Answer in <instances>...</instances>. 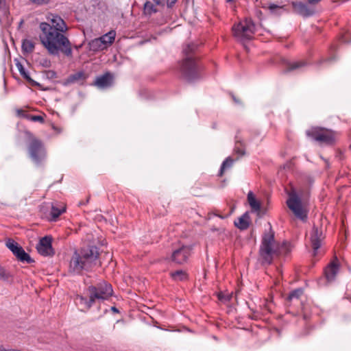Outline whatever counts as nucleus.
<instances>
[{"label": "nucleus", "instance_id": "nucleus-1", "mask_svg": "<svg viewBox=\"0 0 351 351\" xmlns=\"http://www.w3.org/2000/svg\"><path fill=\"white\" fill-rule=\"evenodd\" d=\"M47 19L49 23L43 22L39 25L41 43L51 55L56 56L61 52L67 57H72L71 43L64 35L68 30L66 23L58 15L51 14Z\"/></svg>", "mask_w": 351, "mask_h": 351}, {"label": "nucleus", "instance_id": "nucleus-3", "mask_svg": "<svg viewBox=\"0 0 351 351\" xmlns=\"http://www.w3.org/2000/svg\"><path fill=\"white\" fill-rule=\"evenodd\" d=\"M197 45L194 43L186 45L183 48L184 58L180 62L179 71L181 77L188 82H193L200 77L201 65L195 54Z\"/></svg>", "mask_w": 351, "mask_h": 351}, {"label": "nucleus", "instance_id": "nucleus-36", "mask_svg": "<svg viewBox=\"0 0 351 351\" xmlns=\"http://www.w3.org/2000/svg\"><path fill=\"white\" fill-rule=\"evenodd\" d=\"M0 278H8V274L7 273L6 270L0 266Z\"/></svg>", "mask_w": 351, "mask_h": 351}, {"label": "nucleus", "instance_id": "nucleus-25", "mask_svg": "<svg viewBox=\"0 0 351 351\" xmlns=\"http://www.w3.org/2000/svg\"><path fill=\"white\" fill-rule=\"evenodd\" d=\"M116 33L114 31L112 30L108 32L107 34L103 35L99 37L101 40H102L104 44L105 47L106 48L108 45H111L115 38Z\"/></svg>", "mask_w": 351, "mask_h": 351}, {"label": "nucleus", "instance_id": "nucleus-10", "mask_svg": "<svg viewBox=\"0 0 351 351\" xmlns=\"http://www.w3.org/2000/svg\"><path fill=\"white\" fill-rule=\"evenodd\" d=\"M339 271V262L335 256L324 268V276L328 283H330L335 280L337 274Z\"/></svg>", "mask_w": 351, "mask_h": 351}, {"label": "nucleus", "instance_id": "nucleus-47", "mask_svg": "<svg viewBox=\"0 0 351 351\" xmlns=\"http://www.w3.org/2000/svg\"><path fill=\"white\" fill-rule=\"evenodd\" d=\"M9 351H21L20 350H9Z\"/></svg>", "mask_w": 351, "mask_h": 351}, {"label": "nucleus", "instance_id": "nucleus-12", "mask_svg": "<svg viewBox=\"0 0 351 351\" xmlns=\"http://www.w3.org/2000/svg\"><path fill=\"white\" fill-rule=\"evenodd\" d=\"M114 84V75L110 72H106L104 74L96 77L92 85L99 89H106L111 87Z\"/></svg>", "mask_w": 351, "mask_h": 351}, {"label": "nucleus", "instance_id": "nucleus-35", "mask_svg": "<svg viewBox=\"0 0 351 351\" xmlns=\"http://www.w3.org/2000/svg\"><path fill=\"white\" fill-rule=\"evenodd\" d=\"M45 74L48 79H54L57 76L56 73L52 70L46 71Z\"/></svg>", "mask_w": 351, "mask_h": 351}, {"label": "nucleus", "instance_id": "nucleus-41", "mask_svg": "<svg viewBox=\"0 0 351 351\" xmlns=\"http://www.w3.org/2000/svg\"><path fill=\"white\" fill-rule=\"evenodd\" d=\"M333 59V58H327V59H323V60H321L319 62V64H322L324 62H330L332 61Z\"/></svg>", "mask_w": 351, "mask_h": 351}, {"label": "nucleus", "instance_id": "nucleus-13", "mask_svg": "<svg viewBox=\"0 0 351 351\" xmlns=\"http://www.w3.org/2000/svg\"><path fill=\"white\" fill-rule=\"evenodd\" d=\"M190 254L191 248L183 245L172 252L171 260L176 264L182 265L186 262Z\"/></svg>", "mask_w": 351, "mask_h": 351}, {"label": "nucleus", "instance_id": "nucleus-27", "mask_svg": "<svg viewBox=\"0 0 351 351\" xmlns=\"http://www.w3.org/2000/svg\"><path fill=\"white\" fill-rule=\"evenodd\" d=\"M304 291L302 289H296L289 294L287 301V302L291 303L293 300L298 301L300 297L303 295Z\"/></svg>", "mask_w": 351, "mask_h": 351}, {"label": "nucleus", "instance_id": "nucleus-32", "mask_svg": "<svg viewBox=\"0 0 351 351\" xmlns=\"http://www.w3.org/2000/svg\"><path fill=\"white\" fill-rule=\"evenodd\" d=\"M234 160L230 157H228L222 163L219 173V176H222L225 169L230 168L232 166Z\"/></svg>", "mask_w": 351, "mask_h": 351}, {"label": "nucleus", "instance_id": "nucleus-34", "mask_svg": "<svg viewBox=\"0 0 351 351\" xmlns=\"http://www.w3.org/2000/svg\"><path fill=\"white\" fill-rule=\"evenodd\" d=\"M39 63L45 68H49L51 66V61L46 58H41Z\"/></svg>", "mask_w": 351, "mask_h": 351}, {"label": "nucleus", "instance_id": "nucleus-49", "mask_svg": "<svg viewBox=\"0 0 351 351\" xmlns=\"http://www.w3.org/2000/svg\"><path fill=\"white\" fill-rule=\"evenodd\" d=\"M325 162H326V163L327 167H328V161H327L326 160H325Z\"/></svg>", "mask_w": 351, "mask_h": 351}, {"label": "nucleus", "instance_id": "nucleus-43", "mask_svg": "<svg viewBox=\"0 0 351 351\" xmlns=\"http://www.w3.org/2000/svg\"><path fill=\"white\" fill-rule=\"evenodd\" d=\"M5 0H0V10L5 5Z\"/></svg>", "mask_w": 351, "mask_h": 351}, {"label": "nucleus", "instance_id": "nucleus-8", "mask_svg": "<svg viewBox=\"0 0 351 351\" xmlns=\"http://www.w3.org/2000/svg\"><path fill=\"white\" fill-rule=\"evenodd\" d=\"M87 291L92 295L95 302L96 300H106L112 296L113 289L112 285L106 281H102L95 285H90Z\"/></svg>", "mask_w": 351, "mask_h": 351}, {"label": "nucleus", "instance_id": "nucleus-46", "mask_svg": "<svg viewBox=\"0 0 351 351\" xmlns=\"http://www.w3.org/2000/svg\"><path fill=\"white\" fill-rule=\"evenodd\" d=\"M112 310L113 311H115V312H117V311H118V310L117 309V308H116V307H114V306L112 307Z\"/></svg>", "mask_w": 351, "mask_h": 351}, {"label": "nucleus", "instance_id": "nucleus-5", "mask_svg": "<svg viewBox=\"0 0 351 351\" xmlns=\"http://www.w3.org/2000/svg\"><path fill=\"white\" fill-rule=\"evenodd\" d=\"M306 134L319 145L327 146L335 145L338 136L337 132L322 127H313L306 130Z\"/></svg>", "mask_w": 351, "mask_h": 351}, {"label": "nucleus", "instance_id": "nucleus-33", "mask_svg": "<svg viewBox=\"0 0 351 351\" xmlns=\"http://www.w3.org/2000/svg\"><path fill=\"white\" fill-rule=\"evenodd\" d=\"M5 245L8 247V248L14 254H15V252L19 250V249L21 247L16 242H15L13 239H8Z\"/></svg>", "mask_w": 351, "mask_h": 351}, {"label": "nucleus", "instance_id": "nucleus-39", "mask_svg": "<svg viewBox=\"0 0 351 351\" xmlns=\"http://www.w3.org/2000/svg\"><path fill=\"white\" fill-rule=\"evenodd\" d=\"M178 0H166L167 6L169 8H171L176 4Z\"/></svg>", "mask_w": 351, "mask_h": 351}, {"label": "nucleus", "instance_id": "nucleus-18", "mask_svg": "<svg viewBox=\"0 0 351 351\" xmlns=\"http://www.w3.org/2000/svg\"><path fill=\"white\" fill-rule=\"evenodd\" d=\"M66 211V208L64 205L58 204H52L50 211V217L51 221H56L60 215Z\"/></svg>", "mask_w": 351, "mask_h": 351}, {"label": "nucleus", "instance_id": "nucleus-15", "mask_svg": "<svg viewBox=\"0 0 351 351\" xmlns=\"http://www.w3.org/2000/svg\"><path fill=\"white\" fill-rule=\"evenodd\" d=\"M323 239L324 236L322 229L316 226H313L311 234V241L314 255L316 254L317 250L320 247L321 241Z\"/></svg>", "mask_w": 351, "mask_h": 351}, {"label": "nucleus", "instance_id": "nucleus-29", "mask_svg": "<svg viewBox=\"0 0 351 351\" xmlns=\"http://www.w3.org/2000/svg\"><path fill=\"white\" fill-rule=\"evenodd\" d=\"M34 49V43L30 40L25 39L22 42V51L24 53H30Z\"/></svg>", "mask_w": 351, "mask_h": 351}, {"label": "nucleus", "instance_id": "nucleus-2", "mask_svg": "<svg viewBox=\"0 0 351 351\" xmlns=\"http://www.w3.org/2000/svg\"><path fill=\"white\" fill-rule=\"evenodd\" d=\"M99 256L98 248L95 245L75 250L70 261L69 272L82 274L83 271H92L97 265Z\"/></svg>", "mask_w": 351, "mask_h": 351}, {"label": "nucleus", "instance_id": "nucleus-23", "mask_svg": "<svg viewBox=\"0 0 351 351\" xmlns=\"http://www.w3.org/2000/svg\"><path fill=\"white\" fill-rule=\"evenodd\" d=\"M14 256L21 262L32 263L34 262V260L30 257V256L25 252L22 247H20L19 250L15 252Z\"/></svg>", "mask_w": 351, "mask_h": 351}, {"label": "nucleus", "instance_id": "nucleus-44", "mask_svg": "<svg viewBox=\"0 0 351 351\" xmlns=\"http://www.w3.org/2000/svg\"><path fill=\"white\" fill-rule=\"evenodd\" d=\"M232 97L236 104H240V101L235 97L234 95H232Z\"/></svg>", "mask_w": 351, "mask_h": 351}, {"label": "nucleus", "instance_id": "nucleus-48", "mask_svg": "<svg viewBox=\"0 0 351 351\" xmlns=\"http://www.w3.org/2000/svg\"><path fill=\"white\" fill-rule=\"evenodd\" d=\"M267 308L268 311H271V310H270V307H269V304H268V305H267Z\"/></svg>", "mask_w": 351, "mask_h": 351}, {"label": "nucleus", "instance_id": "nucleus-40", "mask_svg": "<svg viewBox=\"0 0 351 351\" xmlns=\"http://www.w3.org/2000/svg\"><path fill=\"white\" fill-rule=\"evenodd\" d=\"M165 1L166 0H153V1L154 2L155 5H161V6L165 5Z\"/></svg>", "mask_w": 351, "mask_h": 351}, {"label": "nucleus", "instance_id": "nucleus-4", "mask_svg": "<svg viewBox=\"0 0 351 351\" xmlns=\"http://www.w3.org/2000/svg\"><path fill=\"white\" fill-rule=\"evenodd\" d=\"M269 228L268 232L263 234L261 244L259 249V256L262 264L270 265L276 253L274 232L271 225L269 223Z\"/></svg>", "mask_w": 351, "mask_h": 351}, {"label": "nucleus", "instance_id": "nucleus-42", "mask_svg": "<svg viewBox=\"0 0 351 351\" xmlns=\"http://www.w3.org/2000/svg\"><path fill=\"white\" fill-rule=\"evenodd\" d=\"M321 0H307L308 3L311 4V5H314V4H316L318 2H319Z\"/></svg>", "mask_w": 351, "mask_h": 351}, {"label": "nucleus", "instance_id": "nucleus-9", "mask_svg": "<svg viewBox=\"0 0 351 351\" xmlns=\"http://www.w3.org/2000/svg\"><path fill=\"white\" fill-rule=\"evenodd\" d=\"M287 205L293 213L295 217L302 220L306 219V213L302 207L301 198L298 195L295 191H292L289 193Z\"/></svg>", "mask_w": 351, "mask_h": 351}, {"label": "nucleus", "instance_id": "nucleus-17", "mask_svg": "<svg viewBox=\"0 0 351 351\" xmlns=\"http://www.w3.org/2000/svg\"><path fill=\"white\" fill-rule=\"evenodd\" d=\"M239 131L237 132L235 138H234V147L233 149V152L238 155L237 160L239 158L245 155V147L246 145L245 142L243 141L242 138L239 135Z\"/></svg>", "mask_w": 351, "mask_h": 351}, {"label": "nucleus", "instance_id": "nucleus-31", "mask_svg": "<svg viewBox=\"0 0 351 351\" xmlns=\"http://www.w3.org/2000/svg\"><path fill=\"white\" fill-rule=\"evenodd\" d=\"M17 113L19 115H21L23 117H25L28 119H30L32 121H38L40 123L44 122V119L42 116L40 115H29L25 114L23 110H18Z\"/></svg>", "mask_w": 351, "mask_h": 351}, {"label": "nucleus", "instance_id": "nucleus-45", "mask_svg": "<svg viewBox=\"0 0 351 351\" xmlns=\"http://www.w3.org/2000/svg\"><path fill=\"white\" fill-rule=\"evenodd\" d=\"M0 351H9V350H6L2 345H0Z\"/></svg>", "mask_w": 351, "mask_h": 351}, {"label": "nucleus", "instance_id": "nucleus-22", "mask_svg": "<svg viewBox=\"0 0 351 351\" xmlns=\"http://www.w3.org/2000/svg\"><path fill=\"white\" fill-rule=\"evenodd\" d=\"M308 65V63L305 60H300L293 62H287L286 69L284 71L285 73L293 71L294 70L300 69Z\"/></svg>", "mask_w": 351, "mask_h": 351}, {"label": "nucleus", "instance_id": "nucleus-6", "mask_svg": "<svg viewBox=\"0 0 351 351\" xmlns=\"http://www.w3.org/2000/svg\"><path fill=\"white\" fill-rule=\"evenodd\" d=\"M27 150L30 158L37 166L41 165L46 159L47 152L43 143L31 134L29 136Z\"/></svg>", "mask_w": 351, "mask_h": 351}, {"label": "nucleus", "instance_id": "nucleus-21", "mask_svg": "<svg viewBox=\"0 0 351 351\" xmlns=\"http://www.w3.org/2000/svg\"><path fill=\"white\" fill-rule=\"evenodd\" d=\"M16 66L20 73V74L21 75V76L25 80H27L32 86H38L40 84L35 82L34 80H32L31 78V77L29 76L28 72H27L25 69V68L23 67V64L20 62H17L16 63Z\"/></svg>", "mask_w": 351, "mask_h": 351}, {"label": "nucleus", "instance_id": "nucleus-16", "mask_svg": "<svg viewBox=\"0 0 351 351\" xmlns=\"http://www.w3.org/2000/svg\"><path fill=\"white\" fill-rule=\"evenodd\" d=\"M88 77V75L84 71H77L66 78L62 82V84L64 86H69L80 82H84Z\"/></svg>", "mask_w": 351, "mask_h": 351}, {"label": "nucleus", "instance_id": "nucleus-11", "mask_svg": "<svg viewBox=\"0 0 351 351\" xmlns=\"http://www.w3.org/2000/svg\"><path fill=\"white\" fill-rule=\"evenodd\" d=\"M52 237L50 236H45L41 238L37 244L36 249L38 252L45 256H53L54 250L51 245Z\"/></svg>", "mask_w": 351, "mask_h": 351}, {"label": "nucleus", "instance_id": "nucleus-14", "mask_svg": "<svg viewBox=\"0 0 351 351\" xmlns=\"http://www.w3.org/2000/svg\"><path fill=\"white\" fill-rule=\"evenodd\" d=\"M292 7L295 13L303 17H309L315 13L313 7L309 6L302 2H293Z\"/></svg>", "mask_w": 351, "mask_h": 351}, {"label": "nucleus", "instance_id": "nucleus-28", "mask_svg": "<svg viewBox=\"0 0 351 351\" xmlns=\"http://www.w3.org/2000/svg\"><path fill=\"white\" fill-rule=\"evenodd\" d=\"M171 277L175 281H184L187 279L188 275L186 271L180 269L170 273Z\"/></svg>", "mask_w": 351, "mask_h": 351}, {"label": "nucleus", "instance_id": "nucleus-30", "mask_svg": "<svg viewBox=\"0 0 351 351\" xmlns=\"http://www.w3.org/2000/svg\"><path fill=\"white\" fill-rule=\"evenodd\" d=\"M155 3H152L149 1H147L143 6L144 13L147 15H152L158 12V9L155 6Z\"/></svg>", "mask_w": 351, "mask_h": 351}, {"label": "nucleus", "instance_id": "nucleus-7", "mask_svg": "<svg viewBox=\"0 0 351 351\" xmlns=\"http://www.w3.org/2000/svg\"><path fill=\"white\" fill-rule=\"evenodd\" d=\"M234 36L239 40L244 41L253 38L255 25L250 19H245L232 27Z\"/></svg>", "mask_w": 351, "mask_h": 351}, {"label": "nucleus", "instance_id": "nucleus-37", "mask_svg": "<svg viewBox=\"0 0 351 351\" xmlns=\"http://www.w3.org/2000/svg\"><path fill=\"white\" fill-rule=\"evenodd\" d=\"M218 298L220 300L229 301L231 298V295H223L222 293H219Z\"/></svg>", "mask_w": 351, "mask_h": 351}, {"label": "nucleus", "instance_id": "nucleus-26", "mask_svg": "<svg viewBox=\"0 0 351 351\" xmlns=\"http://www.w3.org/2000/svg\"><path fill=\"white\" fill-rule=\"evenodd\" d=\"M88 45L90 50L93 51H97L106 49L104 44L99 38L91 40Z\"/></svg>", "mask_w": 351, "mask_h": 351}, {"label": "nucleus", "instance_id": "nucleus-20", "mask_svg": "<svg viewBox=\"0 0 351 351\" xmlns=\"http://www.w3.org/2000/svg\"><path fill=\"white\" fill-rule=\"evenodd\" d=\"M89 298L82 295H77L76 302L81 306H83L86 310H88L93 306V304L95 302L91 294L88 293Z\"/></svg>", "mask_w": 351, "mask_h": 351}, {"label": "nucleus", "instance_id": "nucleus-24", "mask_svg": "<svg viewBox=\"0 0 351 351\" xmlns=\"http://www.w3.org/2000/svg\"><path fill=\"white\" fill-rule=\"evenodd\" d=\"M247 201L252 210L259 212L261 210V204L258 202L253 193L250 191L247 194Z\"/></svg>", "mask_w": 351, "mask_h": 351}, {"label": "nucleus", "instance_id": "nucleus-38", "mask_svg": "<svg viewBox=\"0 0 351 351\" xmlns=\"http://www.w3.org/2000/svg\"><path fill=\"white\" fill-rule=\"evenodd\" d=\"M30 1L38 5H42L48 3L49 0H30Z\"/></svg>", "mask_w": 351, "mask_h": 351}, {"label": "nucleus", "instance_id": "nucleus-19", "mask_svg": "<svg viewBox=\"0 0 351 351\" xmlns=\"http://www.w3.org/2000/svg\"><path fill=\"white\" fill-rule=\"evenodd\" d=\"M234 226L241 230L247 229L250 226L249 213L247 212L245 213L238 219L237 221H234Z\"/></svg>", "mask_w": 351, "mask_h": 351}]
</instances>
